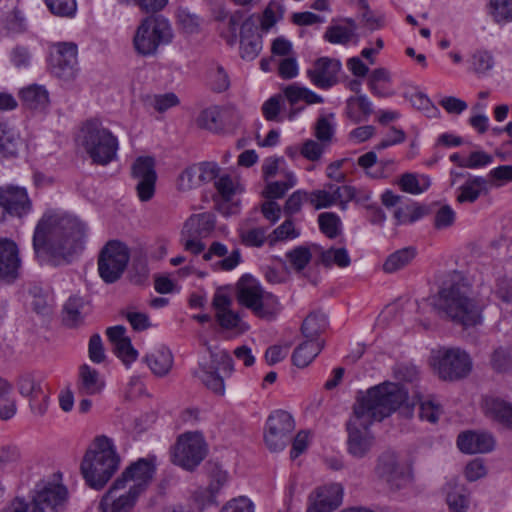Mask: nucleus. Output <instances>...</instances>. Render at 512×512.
I'll use <instances>...</instances> for the list:
<instances>
[{
    "mask_svg": "<svg viewBox=\"0 0 512 512\" xmlns=\"http://www.w3.org/2000/svg\"><path fill=\"white\" fill-rule=\"evenodd\" d=\"M80 143L93 164L106 166L117 158L118 139L98 120H88L83 124Z\"/></svg>",
    "mask_w": 512,
    "mask_h": 512,
    "instance_id": "39448f33",
    "label": "nucleus"
},
{
    "mask_svg": "<svg viewBox=\"0 0 512 512\" xmlns=\"http://www.w3.org/2000/svg\"><path fill=\"white\" fill-rule=\"evenodd\" d=\"M145 104L162 113L179 104V98L174 93L147 96Z\"/></svg>",
    "mask_w": 512,
    "mask_h": 512,
    "instance_id": "864d4df0",
    "label": "nucleus"
},
{
    "mask_svg": "<svg viewBox=\"0 0 512 512\" xmlns=\"http://www.w3.org/2000/svg\"><path fill=\"white\" fill-rule=\"evenodd\" d=\"M417 251L414 247H405L391 253L383 263L385 273H395L408 266L416 257Z\"/></svg>",
    "mask_w": 512,
    "mask_h": 512,
    "instance_id": "c9c22d12",
    "label": "nucleus"
},
{
    "mask_svg": "<svg viewBox=\"0 0 512 512\" xmlns=\"http://www.w3.org/2000/svg\"><path fill=\"white\" fill-rule=\"evenodd\" d=\"M52 14L60 17H74L77 11L76 0H45Z\"/></svg>",
    "mask_w": 512,
    "mask_h": 512,
    "instance_id": "5fc2aeb1",
    "label": "nucleus"
},
{
    "mask_svg": "<svg viewBox=\"0 0 512 512\" xmlns=\"http://www.w3.org/2000/svg\"><path fill=\"white\" fill-rule=\"evenodd\" d=\"M364 11L361 14V21L370 30L375 31L384 26L385 18L382 14H375L369 9V5L366 0H361Z\"/></svg>",
    "mask_w": 512,
    "mask_h": 512,
    "instance_id": "0e129e2a",
    "label": "nucleus"
},
{
    "mask_svg": "<svg viewBox=\"0 0 512 512\" xmlns=\"http://www.w3.org/2000/svg\"><path fill=\"white\" fill-rule=\"evenodd\" d=\"M283 12L284 11L282 6L275 2H270L263 12L261 28L265 31H268L275 25V23L278 21V18L282 17Z\"/></svg>",
    "mask_w": 512,
    "mask_h": 512,
    "instance_id": "338daca9",
    "label": "nucleus"
},
{
    "mask_svg": "<svg viewBox=\"0 0 512 512\" xmlns=\"http://www.w3.org/2000/svg\"><path fill=\"white\" fill-rule=\"evenodd\" d=\"M31 502L51 512H61L68 502V490L59 480H43L34 490Z\"/></svg>",
    "mask_w": 512,
    "mask_h": 512,
    "instance_id": "ddd939ff",
    "label": "nucleus"
},
{
    "mask_svg": "<svg viewBox=\"0 0 512 512\" xmlns=\"http://www.w3.org/2000/svg\"><path fill=\"white\" fill-rule=\"evenodd\" d=\"M257 30V25L251 17L241 25L240 55L244 60H254L262 50V37Z\"/></svg>",
    "mask_w": 512,
    "mask_h": 512,
    "instance_id": "b1692460",
    "label": "nucleus"
},
{
    "mask_svg": "<svg viewBox=\"0 0 512 512\" xmlns=\"http://www.w3.org/2000/svg\"><path fill=\"white\" fill-rule=\"evenodd\" d=\"M353 37L352 30H348L346 26L342 25H331L327 27L323 35L325 41L340 45H347Z\"/></svg>",
    "mask_w": 512,
    "mask_h": 512,
    "instance_id": "603ef678",
    "label": "nucleus"
},
{
    "mask_svg": "<svg viewBox=\"0 0 512 512\" xmlns=\"http://www.w3.org/2000/svg\"><path fill=\"white\" fill-rule=\"evenodd\" d=\"M455 211L449 205L441 206L435 213L434 226L436 229H446L454 224Z\"/></svg>",
    "mask_w": 512,
    "mask_h": 512,
    "instance_id": "774afa93",
    "label": "nucleus"
},
{
    "mask_svg": "<svg viewBox=\"0 0 512 512\" xmlns=\"http://www.w3.org/2000/svg\"><path fill=\"white\" fill-rule=\"evenodd\" d=\"M119 464L120 457L112 441L106 436H98L94 448L85 453L80 470L90 488L101 490L118 470Z\"/></svg>",
    "mask_w": 512,
    "mask_h": 512,
    "instance_id": "20e7f679",
    "label": "nucleus"
},
{
    "mask_svg": "<svg viewBox=\"0 0 512 512\" xmlns=\"http://www.w3.org/2000/svg\"><path fill=\"white\" fill-rule=\"evenodd\" d=\"M17 389L21 396L27 398L31 412L43 416L48 408L49 396L43 388L41 379L33 374H23L17 380Z\"/></svg>",
    "mask_w": 512,
    "mask_h": 512,
    "instance_id": "dca6fc26",
    "label": "nucleus"
},
{
    "mask_svg": "<svg viewBox=\"0 0 512 512\" xmlns=\"http://www.w3.org/2000/svg\"><path fill=\"white\" fill-rule=\"evenodd\" d=\"M372 113V102L365 94L351 96L346 100L345 115L352 123L367 121Z\"/></svg>",
    "mask_w": 512,
    "mask_h": 512,
    "instance_id": "cd10ccee",
    "label": "nucleus"
},
{
    "mask_svg": "<svg viewBox=\"0 0 512 512\" xmlns=\"http://www.w3.org/2000/svg\"><path fill=\"white\" fill-rule=\"evenodd\" d=\"M442 414V408L432 399H425L420 402L419 416L422 420L436 423Z\"/></svg>",
    "mask_w": 512,
    "mask_h": 512,
    "instance_id": "69168bd1",
    "label": "nucleus"
},
{
    "mask_svg": "<svg viewBox=\"0 0 512 512\" xmlns=\"http://www.w3.org/2000/svg\"><path fill=\"white\" fill-rule=\"evenodd\" d=\"M343 501V487L332 483L318 487L310 493L306 512H332Z\"/></svg>",
    "mask_w": 512,
    "mask_h": 512,
    "instance_id": "6ab92c4d",
    "label": "nucleus"
},
{
    "mask_svg": "<svg viewBox=\"0 0 512 512\" xmlns=\"http://www.w3.org/2000/svg\"><path fill=\"white\" fill-rule=\"evenodd\" d=\"M208 83L211 90L216 93H222L230 87L229 75L222 65L211 64L208 70Z\"/></svg>",
    "mask_w": 512,
    "mask_h": 512,
    "instance_id": "a18cd8bd",
    "label": "nucleus"
},
{
    "mask_svg": "<svg viewBox=\"0 0 512 512\" xmlns=\"http://www.w3.org/2000/svg\"><path fill=\"white\" fill-rule=\"evenodd\" d=\"M78 47L74 42H58L51 46V72L58 78L71 80L78 70Z\"/></svg>",
    "mask_w": 512,
    "mask_h": 512,
    "instance_id": "f8f14e48",
    "label": "nucleus"
},
{
    "mask_svg": "<svg viewBox=\"0 0 512 512\" xmlns=\"http://www.w3.org/2000/svg\"><path fill=\"white\" fill-rule=\"evenodd\" d=\"M490 365L497 373H506L512 370V347L500 346L493 350L490 356Z\"/></svg>",
    "mask_w": 512,
    "mask_h": 512,
    "instance_id": "c03bdc74",
    "label": "nucleus"
},
{
    "mask_svg": "<svg viewBox=\"0 0 512 512\" xmlns=\"http://www.w3.org/2000/svg\"><path fill=\"white\" fill-rule=\"evenodd\" d=\"M486 413L504 427L512 430V403L491 397L485 400Z\"/></svg>",
    "mask_w": 512,
    "mask_h": 512,
    "instance_id": "7c9ffc66",
    "label": "nucleus"
},
{
    "mask_svg": "<svg viewBox=\"0 0 512 512\" xmlns=\"http://www.w3.org/2000/svg\"><path fill=\"white\" fill-rule=\"evenodd\" d=\"M320 231L329 239H335L342 232L340 217L334 212H323L318 215Z\"/></svg>",
    "mask_w": 512,
    "mask_h": 512,
    "instance_id": "37998d69",
    "label": "nucleus"
},
{
    "mask_svg": "<svg viewBox=\"0 0 512 512\" xmlns=\"http://www.w3.org/2000/svg\"><path fill=\"white\" fill-rule=\"evenodd\" d=\"M327 324L326 316L323 313L313 312L303 321L301 331L308 340L323 341L319 336L326 329Z\"/></svg>",
    "mask_w": 512,
    "mask_h": 512,
    "instance_id": "58836bf2",
    "label": "nucleus"
},
{
    "mask_svg": "<svg viewBox=\"0 0 512 512\" xmlns=\"http://www.w3.org/2000/svg\"><path fill=\"white\" fill-rule=\"evenodd\" d=\"M489 14L496 23L512 21V0H490Z\"/></svg>",
    "mask_w": 512,
    "mask_h": 512,
    "instance_id": "09e8293b",
    "label": "nucleus"
},
{
    "mask_svg": "<svg viewBox=\"0 0 512 512\" xmlns=\"http://www.w3.org/2000/svg\"><path fill=\"white\" fill-rule=\"evenodd\" d=\"M320 263L327 268L337 266L339 268H346L351 264V258L346 248L331 247L322 250L320 253Z\"/></svg>",
    "mask_w": 512,
    "mask_h": 512,
    "instance_id": "ea45409f",
    "label": "nucleus"
},
{
    "mask_svg": "<svg viewBox=\"0 0 512 512\" xmlns=\"http://www.w3.org/2000/svg\"><path fill=\"white\" fill-rule=\"evenodd\" d=\"M104 387V382L101 380L97 370L91 368L89 365L84 364L80 367L78 392L81 395H95L99 393Z\"/></svg>",
    "mask_w": 512,
    "mask_h": 512,
    "instance_id": "f704fd0d",
    "label": "nucleus"
},
{
    "mask_svg": "<svg viewBox=\"0 0 512 512\" xmlns=\"http://www.w3.org/2000/svg\"><path fill=\"white\" fill-rule=\"evenodd\" d=\"M2 29L6 31L7 35L23 32L25 24L20 12L17 10L9 12L2 20Z\"/></svg>",
    "mask_w": 512,
    "mask_h": 512,
    "instance_id": "680f3d73",
    "label": "nucleus"
},
{
    "mask_svg": "<svg viewBox=\"0 0 512 512\" xmlns=\"http://www.w3.org/2000/svg\"><path fill=\"white\" fill-rule=\"evenodd\" d=\"M324 347V341H314L306 339L299 344L292 353V362L299 368L307 367L321 352Z\"/></svg>",
    "mask_w": 512,
    "mask_h": 512,
    "instance_id": "72a5a7b5",
    "label": "nucleus"
},
{
    "mask_svg": "<svg viewBox=\"0 0 512 512\" xmlns=\"http://www.w3.org/2000/svg\"><path fill=\"white\" fill-rule=\"evenodd\" d=\"M20 266L17 244L8 238L0 239V280L13 282L19 275Z\"/></svg>",
    "mask_w": 512,
    "mask_h": 512,
    "instance_id": "4be33fe9",
    "label": "nucleus"
},
{
    "mask_svg": "<svg viewBox=\"0 0 512 512\" xmlns=\"http://www.w3.org/2000/svg\"><path fill=\"white\" fill-rule=\"evenodd\" d=\"M19 98L26 109L43 112L50 103L47 89L38 84H31L19 91Z\"/></svg>",
    "mask_w": 512,
    "mask_h": 512,
    "instance_id": "bb28decb",
    "label": "nucleus"
},
{
    "mask_svg": "<svg viewBox=\"0 0 512 512\" xmlns=\"http://www.w3.org/2000/svg\"><path fill=\"white\" fill-rule=\"evenodd\" d=\"M128 247L120 241L111 240L101 250L98 257V272L106 283L120 279L129 262Z\"/></svg>",
    "mask_w": 512,
    "mask_h": 512,
    "instance_id": "0eeeda50",
    "label": "nucleus"
},
{
    "mask_svg": "<svg viewBox=\"0 0 512 512\" xmlns=\"http://www.w3.org/2000/svg\"><path fill=\"white\" fill-rule=\"evenodd\" d=\"M265 293L258 281L251 276H243L238 283V301L250 310Z\"/></svg>",
    "mask_w": 512,
    "mask_h": 512,
    "instance_id": "c756f323",
    "label": "nucleus"
},
{
    "mask_svg": "<svg viewBox=\"0 0 512 512\" xmlns=\"http://www.w3.org/2000/svg\"><path fill=\"white\" fill-rule=\"evenodd\" d=\"M215 215L209 212L192 214L182 228V237H208L215 229Z\"/></svg>",
    "mask_w": 512,
    "mask_h": 512,
    "instance_id": "a878e982",
    "label": "nucleus"
},
{
    "mask_svg": "<svg viewBox=\"0 0 512 512\" xmlns=\"http://www.w3.org/2000/svg\"><path fill=\"white\" fill-rule=\"evenodd\" d=\"M195 376L213 393L223 395L225 392V384L223 377L215 370L207 367H200Z\"/></svg>",
    "mask_w": 512,
    "mask_h": 512,
    "instance_id": "79ce46f5",
    "label": "nucleus"
},
{
    "mask_svg": "<svg viewBox=\"0 0 512 512\" xmlns=\"http://www.w3.org/2000/svg\"><path fill=\"white\" fill-rule=\"evenodd\" d=\"M207 444L200 433L187 432L178 437L173 451V463L189 471L206 457Z\"/></svg>",
    "mask_w": 512,
    "mask_h": 512,
    "instance_id": "6e6552de",
    "label": "nucleus"
},
{
    "mask_svg": "<svg viewBox=\"0 0 512 512\" xmlns=\"http://www.w3.org/2000/svg\"><path fill=\"white\" fill-rule=\"evenodd\" d=\"M227 247L220 242H213L208 251L203 254L205 261L211 260L212 256L223 258L218 262L220 268L224 271L233 270L241 261V253L239 249H234L227 257Z\"/></svg>",
    "mask_w": 512,
    "mask_h": 512,
    "instance_id": "473e14b6",
    "label": "nucleus"
},
{
    "mask_svg": "<svg viewBox=\"0 0 512 512\" xmlns=\"http://www.w3.org/2000/svg\"><path fill=\"white\" fill-rule=\"evenodd\" d=\"M282 306L278 298L270 292H266L251 311L259 318L271 321L281 312Z\"/></svg>",
    "mask_w": 512,
    "mask_h": 512,
    "instance_id": "e433bc0d",
    "label": "nucleus"
},
{
    "mask_svg": "<svg viewBox=\"0 0 512 512\" xmlns=\"http://www.w3.org/2000/svg\"><path fill=\"white\" fill-rule=\"evenodd\" d=\"M482 192H487V180L480 176H469L457 189L456 201L460 204L473 203Z\"/></svg>",
    "mask_w": 512,
    "mask_h": 512,
    "instance_id": "2f4dec72",
    "label": "nucleus"
},
{
    "mask_svg": "<svg viewBox=\"0 0 512 512\" xmlns=\"http://www.w3.org/2000/svg\"><path fill=\"white\" fill-rule=\"evenodd\" d=\"M177 189L182 192L190 191L201 185L199 166L193 164L185 168L177 178Z\"/></svg>",
    "mask_w": 512,
    "mask_h": 512,
    "instance_id": "de8ad7c7",
    "label": "nucleus"
},
{
    "mask_svg": "<svg viewBox=\"0 0 512 512\" xmlns=\"http://www.w3.org/2000/svg\"><path fill=\"white\" fill-rule=\"evenodd\" d=\"M172 37V28L167 19L148 16L137 27L133 44L138 54L149 56L155 54L160 45L171 42Z\"/></svg>",
    "mask_w": 512,
    "mask_h": 512,
    "instance_id": "423d86ee",
    "label": "nucleus"
},
{
    "mask_svg": "<svg viewBox=\"0 0 512 512\" xmlns=\"http://www.w3.org/2000/svg\"><path fill=\"white\" fill-rule=\"evenodd\" d=\"M483 306L469 280L458 272L443 283L434 300V308L442 318L465 329L482 323Z\"/></svg>",
    "mask_w": 512,
    "mask_h": 512,
    "instance_id": "7ed1b4c3",
    "label": "nucleus"
},
{
    "mask_svg": "<svg viewBox=\"0 0 512 512\" xmlns=\"http://www.w3.org/2000/svg\"><path fill=\"white\" fill-rule=\"evenodd\" d=\"M314 136L320 142L329 145L334 136V127L326 116H320L315 123Z\"/></svg>",
    "mask_w": 512,
    "mask_h": 512,
    "instance_id": "e2e57ef3",
    "label": "nucleus"
},
{
    "mask_svg": "<svg viewBox=\"0 0 512 512\" xmlns=\"http://www.w3.org/2000/svg\"><path fill=\"white\" fill-rule=\"evenodd\" d=\"M472 369L470 356L463 350H447L439 359L437 371L443 380H458L466 377Z\"/></svg>",
    "mask_w": 512,
    "mask_h": 512,
    "instance_id": "f3484780",
    "label": "nucleus"
},
{
    "mask_svg": "<svg viewBox=\"0 0 512 512\" xmlns=\"http://www.w3.org/2000/svg\"><path fill=\"white\" fill-rule=\"evenodd\" d=\"M295 422L290 413L275 410L267 418L264 442L272 452L282 451L292 438Z\"/></svg>",
    "mask_w": 512,
    "mask_h": 512,
    "instance_id": "1a4fd4ad",
    "label": "nucleus"
},
{
    "mask_svg": "<svg viewBox=\"0 0 512 512\" xmlns=\"http://www.w3.org/2000/svg\"><path fill=\"white\" fill-rule=\"evenodd\" d=\"M156 472V456L149 455L132 462L116 479L138 495L143 494L151 484Z\"/></svg>",
    "mask_w": 512,
    "mask_h": 512,
    "instance_id": "9b49d317",
    "label": "nucleus"
},
{
    "mask_svg": "<svg viewBox=\"0 0 512 512\" xmlns=\"http://www.w3.org/2000/svg\"><path fill=\"white\" fill-rule=\"evenodd\" d=\"M19 136L6 124H0V156L15 157L20 146Z\"/></svg>",
    "mask_w": 512,
    "mask_h": 512,
    "instance_id": "a19ab883",
    "label": "nucleus"
},
{
    "mask_svg": "<svg viewBox=\"0 0 512 512\" xmlns=\"http://www.w3.org/2000/svg\"><path fill=\"white\" fill-rule=\"evenodd\" d=\"M328 190L319 189L308 193L309 203L316 209L329 208L337 202L343 203L352 200L356 195V190L352 186H337L335 184H328Z\"/></svg>",
    "mask_w": 512,
    "mask_h": 512,
    "instance_id": "412c9836",
    "label": "nucleus"
},
{
    "mask_svg": "<svg viewBox=\"0 0 512 512\" xmlns=\"http://www.w3.org/2000/svg\"><path fill=\"white\" fill-rule=\"evenodd\" d=\"M296 183L297 178L294 173L288 172L285 175V180L267 183L264 190V196L268 199L282 198L288 190L296 185Z\"/></svg>",
    "mask_w": 512,
    "mask_h": 512,
    "instance_id": "49530a36",
    "label": "nucleus"
},
{
    "mask_svg": "<svg viewBox=\"0 0 512 512\" xmlns=\"http://www.w3.org/2000/svg\"><path fill=\"white\" fill-rule=\"evenodd\" d=\"M471 69L477 75H486L494 66L493 55L486 50L475 51L470 59Z\"/></svg>",
    "mask_w": 512,
    "mask_h": 512,
    "instance_id": "8fccbe9b",
    "label": "nucleus"
},
{
    "mask_svg": "<svg viewBox=\"0 0 512 512\" xmlns=\"http://www.w3.org/2000/svg\"><path fill=\"white\" fill-rule=\"evenodd\" d=\"M90 312V304L86 299L79 295H71L62 307V323L70 329L82 327Z\"/></svg>",
    "mask_w": 512,
    "mask_h": 512,
    "instance_id": "5701e85b",
    "label": "nucleus"
},
{
    "mask_svg": "<svg viewBox=\"0 0 512 512\" xmlns=\"http://www.w3.org/2000/svg\"><path fill=\"white\" fill-rule=\"evenodd\" d=\"M376 472L394 490H399L410 482V475L400 466L394 452H385L379 457Z\"/></svg>",
    "mask_w": 512,
    "mask_h": 512,
    "instance_id": "aec40b11",
    "label": "nucleus"
},
{
    "mask_svg": "<svg viewBox=\"0 0 512 512\" xmlns=\"http://www.w3.org/2000/svg\"><path fill=\"white\" fill-rule=\"evenodd\" d=\"M342 70L340 60L330 57L318 58L306 72L311 83L319 89L328 90L339 82Z\"/></svg>",
    "mask_w": 512,
    "mask_h": 512,
    "instance_id": "a211bd4d",
    "label": "nucleus"
},
{
    "mask_svg": "<svg viewBox=\"0 0 512 512\" xmlns=\"http://www.w3.org/2000/svg\"><path fill=\"white\" fill-rule=\"evenodd\" d=\"M33 209V202L27 189L20 186L6 185L0 187V225L8 217L22 219Z\"/></svg>",
    "mask_w": 512,
    "mask_h": 512,
    "instance_id": "9d476101",
    "label": "nucleus"
},
{
    "mask_svg": "<svg viewBox=\"0 0 512 512\" xmlns=\"http://www.w3.org/2000/svg\"><path fill=\"white\" fill-rule=\"evenodd\" d=\"M196 122L200 128L217 132L221 129L220 109L217 106H212L202 110Z\"/></svg>",
    "mask_w": 512,
    "mask_h": 512,
    "instance_id": "3c124183",
    "label": "nucleus"
},
{
    "mask_svg": "<svg viewBox=\"0 0 512 512\" xmlns=\"http://www.w3.org/2000/svg\"><path fill=\"white\" fill-rule=\"evenodd\" d=\"M424 215V211L419 206L406 205L399 207L394 212L397 225L409 224L419 220Z\"/></svg>",
    "mask_w": 512,
    "mask_h": 512,
    "instance_id": "bf43d9fd",
    "label": "nucleus"
},
{
    "mask_svg": "<svg viewBox=\"0 0 512 512\" xmlns=\"http://www.w3.org/2000/svg\"><path fill=\"white\" fill-rule=\"evenodd\" d=\"M139 497L140 495L136 492L115 480L102 496L98 510L99 512H131Z\"/></svg>",
    "mask_w": 512,
    "mask_h": 512,
    "instance_id": "2eb2a0df",
    "label": "nucleus"
},
{
    "mask_svg": "<svg viewBox=\"0 0 512 512\" xmlns=\"http://www.w3.org/2000/svg\"><path fill=\"white\" fill-rule=\"evenodd\" d=\"M328 146L329 145L323 142L308 139L304 141V143L302 144L300 148V154L305 159L312 162H316L321 159L322 155L324 154Z\"/></svg>",
    "mask_w": 512,
    "mask_h": 512,
    "instance_id": "13d9d810",
    "label": "nucleus"
},
{
    "mask_svg": "<svg viewBox=\"0 0 512 512\" xmlns=\"http://www.w3.org/2000/svg\"><path fill=\"white\" fill-rule=\"evenodd\" d=\"M286 257L295 270L302 271L310 262L312 254L308 247L298 246L287 252Z\"/></svg>",
    "mask_w": 512,
    "mask_h": 512,
    "instance_id": "4d7b16f0",
    "label": "nucleus"
},
{
    "mask_svg": "<svg viewBox=\"0 0 512 512\" xmlns=\"http://www.w3.org/2000/svg\"><path fill=\"white\" fill-rule=\"evenodd\" d=\"M304 202H309L308 192L304 190H296L293 192L284 204V213L287 216H292L298 213Z\"/></svg>",
    "mask_w": 512,
    "mask_h": 512,
    "instance_id": "052dcab7",
    "label": "nucleus"
},
{
    "mask_svg": "<svg viewBox=\"0 0 512 512\" xmlns=\"http://www.w3.org/2000/svg\"><path fill=\"white\" fill-rule=\"evenodd\" d=\"M86 226L77 217L47 210L33 233V250L38 259L53 266L70 263L84 249Z\"/></svg>",
    "mask_w": 512,
    "mask_h": 512,
    "instance_id": "f03ea898",
    "label": "nucleus"
},
{
    "mask_svg": "<svg viewBox=\"0 0 512 512\" xmlns=\"http://www.w3.org/2000/svg\"><path fill=\"white\" fill-rule=\"evenodd\" d=\"M144 361L154 375L163 377L173 366V355L166 346L161 345L146 354Z\"/></svg>",
    "mask_w": 512,
    "mask_h": 512,
    "instance_id": "c85d7f7f",
    "label": "nucleus"
},
{
    "mask_svg": "<svg viewBox=\"0 0 512 512\" xmlns=\"http://www.w3.org/2000/svg\"><path fill=\"white\" fill-rule=\"evenodd\" d=\"M458 448L467 454L488 453L494 449V437L487 432L464 431L458 435Z\"/></svg>",
    "mask_w": 512,
    "mask_h": 512,
    "instance_id": "393cba45",
    "label": "nucleus"
},
{
    "mask_svg": "<svg viewBox=\"0 0 512 512\" xmlns=\"http://www.w3.org/2000/svg\"><path fill=\"white\" fill-rule=\"evenodd\" d=\"M300 236V231L295 228L291 219L285 220L279 225L272 234L269 236L270 245L278 241H285L288 239H295Z\"/></svg>",
    "mask_w": 512,
    "mask_h": 512,
    "instance_id": "6e6d98bb",
    "label": "nucleus"
},
{
    "mask_svg": "<svg viewBox=\"0 0 512 512\" xmlns=\"http://www.w3.org/2000/svg\"><path fill=\"white\" fill-rule=\"evenodd\" d=\"M449 512H467L469 507V494L462 485L449 483L446 495Z\"/></svg>",
    "mask_w": 512,
    "mask_h": 512,
    "instance_id": "4c0bfd02",
    "label": "nucleus"
},
{
    "mask_svg": "<svg viewBox=\"0 0 512 512\" xmlns=\"http://www.w3.org/2000/svg\"><path fill=\"white\" fill-rule=\"evenodd\" d=\"M156 163L151 156L136 158L131 167V176L136 181L137 196L142 202L151 200L156 190Z\"/></svg>",
    "mask_w": 512,
    "mask_h": 512,
    "instance_id": "4468645a",
    "label": "nucleus"
},
{
    "mask_svg": "<svg viewBox=\"0 0 512 512\" xmlns=\"http://www.w3.org/2000/svg\"><path fill=\"white\" fill-rule=\"evenodd\" d=\"M406 399L407 393L395 383L374 386L359 396L346 424L348 453L354 458H364L374 445V436L369 429L373 421L390 416Z\"/></svg>",
    "mask_w": 512,
    "mask_h": 512,
    "instance_id": "f257e3e1",
    "label": "nucleus"
}]
</instances>
